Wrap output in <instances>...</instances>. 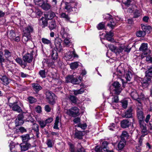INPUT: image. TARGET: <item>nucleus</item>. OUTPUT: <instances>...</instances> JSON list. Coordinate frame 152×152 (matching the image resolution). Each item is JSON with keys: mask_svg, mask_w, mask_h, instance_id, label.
<instances>
[{"mask_svg": "<svg viewBox=\"0 0 152 152\" xmlns=\"http://www.w3.org/2000/svg\"><path fill=\"white\" fill-rule=\"evenodd\" d=\"M123 65L121 64L117 68L116 72L114 73L113 76L114 77L115 75L120 77H124V76L125 78L127 81H129L132 77V74L130 71H128L126 74L125 75V71L124 69L122 67Z\"/></svg>", "mask_w": 152, "mask_h": 152, "instance_id": "1", "label": "nucleus"}, {"mask_svg": "<svg viewBox=\"0 0 152 152\" xmlns=\"http://www.w3.org/2000/svg\"><path fill=\"white\" fill-rule=\"evenodd\" d=\"M103 18L105 19L109 20L107 26L112 29L116 25L117 21L122 20V19L118 16H116L115 19L113 18L112 16L109 14H106L104 15Z\"/></svg>", "mask_w": 152, "mask_h": 152, "instance_id": "2", "label": "nucleus"}, {"mask_svg": "<svg viewBox=\"0 0 152 152\" xmlns=\"http://www.w3.org/2000/svg\"><path fill=\"white\" fill-rule=\"evenodd\" d=\"M110 92L113 91L116 94H119L121 92L122 89L121 87V85L118 81L113 83L110 86Z\"/></svg>", "mask_w": 152, "mask_h": 152, "instance_id": "3", "label": "nucleus"}, {"mask_svg": "<svg viewBox=\"0 0 152 152\" xmlns=\"http://www.w3.org/2000/svg\"><path fill=\"white\" fill-rule=\"evenodd\" d=\"M33 28L31 26H28L25 28L23 31V35L22 40L25 42H27L31 38L30 33L33 31Z\"/></svg>", "mask_w": 152, "mask_h": 152, "instance_id": "4", "label": "nucleus"}, {"mask_svg": "<svg viewBox=\"0 0 152 152\" xmlns=\"http://www.w3.org/2000/svg\"><path fill=\"white\" fill-rule=\"evenodd\" d=\"M65 57L66 60L72 61L74 58L78 57V56L76 54L74 49L72 48L68 52L66 53Z\"/></svg>", "mask_w": 152, "mask_h": 152, "instance_id": "5", "label": "nucleus"}, {"mask_svg": "<svg viewBox=\"0 0 152 152\" xmlns=\"http://www.w3.org/2000/svg\"><path fill=\"white\" fill-rule=\"evenodd\" d=\"M79 109L77 107H73L67 110L66 113L68 115L73 117H75L79 113Z\"/></svg>", "mask_w": 152, "mask_h": 152, "instance_id": "6", "label": "nucleus"}, {"mask_svg": "<svg viewBox=\"0 0 152 152\" xmlns=\"http://www.w3.org/2000/svg\"><path fill=\"white\" fill-rule=\"evenodd\" d=\"M46 95L49 103L52 104H54L56 98L55 95L51 91H47L46 93Z\"/></svg>", "mask_w": 152, "mask_h": 152, "instance_id": "7", "label": "nucleus"}, {"mask_svg": "<svg viewBox=\"0 0 152 152\" xmlns=\"http://www.w3.org/2000/svg\"><path fill=\"white\" fill-rule=\"evenodd\" d=\"M139 123L142 134L141 136L144 137L148 133L146 124L143 120L139 121Z\"/></svg>", "mask_w": 152, "mask_h": 152, "instance_id": "8", "label": "nucleus"}, {"mask_svg": "<svg viewBox=\"0 0 152 152\" xmlns=\"http://www.w3.org/2000/svg\"><path fill=\"white\" fill-rule=\"evenodd\" d=\"M62 40L59 38H56L55 40V48L57 50L60 52L63 50L62 46L61 45Z\"/></svg>", "mask_w": 152, "mask_h": 152, "instance_id": "9", "label": "nucleus"}, {"mask_svg": "<svg viewBox=\"0 0 152 152\" xmlns=\"http://www.w3.org/2000/svg\"><path fill=\"white\" fill-rule=\"evenodd\" d=\"M131 0H127V2H124V4L126 7V9L127 7H129L128 8L127 11L129 13L132 12L134 10V9L136 7V6L134 4L132 5L130 4Z\"/></svg>", "mask_w": 152, "mask_h": 152, "instance_id": "10", "label": "nucleus"}, {"mask_svg": "<svg viewBox=\"0 0 152 152\" xmlns=\"http://www.w3.org/2000/svg\"><path fill=\"white\" fill-rule=\"evenodd\" d=\"M9 105L10 108H12V110L14 111H16L18 113H21L22 112L21 108L18 105L16 102L9 103Z\"/></svg>", "mask_w": 152, "mask_h": 152, "instance_id": "11", "label": "nucleus"}, {"mask_svg": "<svg viewBox=\"0 0 152 152\" xmlns=\"http://www.w3.org/2000/svg\"><path fill=\"white\" fill-rule=\"evenodd\" d=\"M23 116L22 114H19L16 118L15 122L16 126L21 125L23 123Z\"/></svg>", "mask_w": 152, "mask_h": 152, "instance_id": "12", "label": "nucleus"}, {"mask_svg": "<svg viewBox=\"0 0 152 152\" xmlns=\"http://www.w3.org/2000/svg\"><path fill=\"white\" fill-rule=\"evenodd\" d=\"M69 29L67 28L61 26L60 34L62 37L63 38L67 37L69 35Z\"/></svg>", "mask_w": 152, "mask_h": 152, "instance_id": "13", "label": "nucleus"}, {"mask_svg": "<svg viewBox=\"0 0 152 152\" xmlns=\"http://www.w3.org/2000/svg\"><path fill=\"white\" fill-rule=\"evenodd\" d=\"M151 83V79L150 77H147L146 76L142 80V84L143 86L145 88L148 87Z\"/></svg>", "mask_w": 152, "mask_h": 152, "instance_id": "14", "label": "nucleus"}, {"mask_svg": "<svg viewBox=\"0 0 152 152\" xmlns=\"http://www.w3.org/2000/svg\"><path fill=\"white\" fill-rule=\"evenodd\" d=\"M108 99L109 102L111 104L114 103H117L118 102V96H110Z\"/></svg>", "mask_w": 152, "mask_h": 152, "instance_id": "15", "label": "nucleus"}, {"mask_svg": "<svg viewBox=\"0 0 152 152\" xmlns=\"http://www.w3.org/2000/svg\"><path fill=\"white\" fill-rule=\"evenodd\" d=\"M133 109L132 107H130L122 115V117L126 118H131L132 117V112Z\"/></svg>", "mask_w": 152, "mask_h": 152, "instance_id": "16", "label": "nucleus"}, {"mask_svg": "<svg viewBox=\"0 0 152 152\" xmlns=\"http://www.w3.org/2000/svg\"><path fill=\"white\" fill-rule=\"evenodd\" d=\"M80 86L81 88L80 89L73 90L74 94L75 95H77L79 94H81L84 92L85 90L84 88L85 87V85L83 84H81L80 85Z\"/></svg>", "mask_w": 152, "mask_h": 152, "instance_id": "17", "label": "nucleus"}, {"mask_svg": "<svg viewBox=\"0 0 152 152\" xmlns=\"http://www.w3.org/2000/svg\"><path fill=\"white\" fill-rule=\"evenodd\" d=\"M33 58V55L31 54L27 53L23 57V59L24 62H31Z\"/></svg>", "mask_w": 152, "mask_h": 152, "instance_id": "18", "label": "nucleus"}, {"mask_svg": "<svg viewBox=\"0 0 152 152\" xmlns=\"http://www.w3.org/2000/svg\"><path fill=\"white\" fill-rule=\"evenodd\" d=\"M113 36V33L112 31L110 32H106V34L105 35V37L106 38V39L107 40L110 41L112 42H113L114 41V40L112 37Z\"/></svg>", "mask_w": 152, "mask_h": 152, "instance_id": "19", "label": "nucleus"}, {"mask_svg": "<svg viewBox=\"0 0 152 152\" xmlns=\"http://www.w3.org/2000/svg\"><path fill=\"white\" fill-rule=\"evenodd\" d=\"M63 1L65 2V9L68 12H70L73 10L72 9H75V7H72L73 4H75L74 3H70L66 2V0H63Z\"/></svg>", "mask_w": 152, "mask_h": 152, "instance_id": "20", "label": "nucleus"}, {"mask_svg": "<svg viewBox=\"0 0 152 152\" xmlns=\"http://www.w3.org/2000/svg\"><path fill=\"white\" fill-rule=\"evenodd\" d=\"M44 16L48 20L52 19L53 18L55 19L57 18V17L56 16L55 14L52 12H49L48 14H45Z\"/></svg>", "mask_w": 152, "mask_h": 152, "instance_id": "21", "label": "nucleus"}, {"mask_svg": "<svg viewBox=\"0 0 152 152\" xmlns=\"http://www.w3.org/2000/svg\"><path fill=\"white\" fill-rule=\"evenodd\" d=\"M137 116L139 119V121H143L144 118L143 113L142 111V109H140L137 108Z\"/></svg>", "mask_w": 152, "mask_h": 152, "instance_id": "22", "label": "nucleus"}, {"mask_svg": "<svg viewBox=\"0 0 152 152\" xmlns=\"http://www.w3.org/2000/svg\"><path fill=\"white\" fill-rule=\"evenodd\" d=\"M139 50L140 51L143 52L145 54H146L148 51L147 44L142 43L139 48Z\"/></svg>", "mask_w": 152, "mask_h": 152, "instance_id": "23", "label": "nucleus"}, {"mask_svg": "<svg viewBox=\"0 0 152 152\" xmlns=\"http://www.w3.org/2000/svg\"><path fill=\"white\" fill-rule=\"evenodd\" d=\"M0 79L2 81V84L5 85H7L9 83L8 79L5 75H0Z\"/></svg>", "mask_w": 152, "mask_h": 152, "instance_id": "24", "label": "nucleus"}, {"mask_svg": "<svg viewBox=\"0 0 152 152\" xmlns=\"http://www.w3.org/2000/svg\"><path fill=\"white\" fill-rule=\"evenodd\" d=\"M130 123L127 120H124L121 123V126L123 128H126L128 127L130 125Z\"/></svg>", "mask_w": 152, "mask_h": 152, "instance_id": "25", "label": "nucleus"}, {"mask_svg": "<svg viewBox=\"0 0 152 152\" xmlns=\"http://www.w3.org/2000/svg\"><path fill=\"white\" fill-rule=\"evenodd\" d=\"M130 95L133 99L137 100L138 102L140 103V102L138 100L139 95L135 90H132V91L131 92Z\"/></svg>", "mask_w": 152, "mask_h": 152, "instance_id": "26", "label": "nucleus"}, {"mask_svg": "<svg viewBox=\"0 0 152 152\" xmlns=\"http://www.w3.org/2000/svg\"><path fill=\"white\" fill-rule=\"evenodd\" d=\"M28 11L32 14L34 13H34L38 16H40L42 14V11L38 8H33L32 9H29Z\"/></svg>", "mask_w": 152, "mask_h": 152, "instance_id": "27", "label": "nucleus"}, {"mask_svg": "<svg viewBox=\"0 0 152 152\" xmlns=\"http://www.w3.org/2000/svg\"><path fill=\"white\" fill-rule=\"evenodd\" d=\"M66 98L69 99L72 103L75 104H77V99L76 97L73 95H70L66 97Z\"/></svg>", "mask_w": 152, "mask_h": 152, "instance_id": "28", "label": "nucleus"}, {"mask_svg": "<svg viewBox=\"0 0 152 152\" xmlns=\"http://www.w3.org/2000/svg\"><path fill=\"white\" fill-rule=\"evenodd\" d=\"M142 28L143 32H145L147 33H149L151 30L152 28L150 26H145L144 25L142 24L141 25Z\"/></svg>", "mask_w": 152, "mask_h": 152, "instance_id": "29", "label": "nucleus"}, {"mask_svg": "<svg viewBox=\"0 0 152 152\" xmlns=\"http://www.w3.org/2000/svg\"><path fill=\"white\" fill-rule=\"evenodd\" d=\"M125 143L126 140L125 139L121 140L118 145V150L122 149L124 147Z\"/></svg>", "mask_w": 152, "mask_h": 152, "instance_id": "30", "label": "nucleus"}, {"mask_svg": "<svg viewBox=\"0 0 152 152\" xmlns=\"http://www.w3.org/2000/svg\"><path fill=\"white\" fill-rule=\"evenodd\" d=\"M145 76L148 77H152V67L148 68L145 72Z\"/></svg>", "mask_w": 152, "mask_h": 152, "instance_id": "31", "label": "nucleus"}, {"mask_svg": "<svg viewBox=\"0 0 152 152\" xmlns=\"http://www.w3.org/2000/svg\"><path fill=\"white\" fill-rule=\"evenodd\" d=\"M32 86L34 90L35 91L36 93L38 92L39 91L41 90L42 88V87L40 85L37 83L32 84Z\"/></svg>", "mask_w": 152, "mask_h": 152, "instance_id": "32", "label": "nucleus"}, {"mask_svg": "<svg viewBox=\"0 0 152 152\" xmlns=\"http://www.w3.org/2000/svg\"><path fill=\"white\" fill-rule=\"evenodd\" d=\"M124 45H121L119 48H116L115 53H116V55L122 53L124 50Z\"/></svg>", "mask_w": 152, "mask_h": 152, "instance_id": "33", "label": "nucleus"}, {"mask_svg": "<svg viewBox=\"0 0 152 152\" xmlns=\"http://www.w3.org/2000/svg\"><path fill=\"white\" fill-rule=\"evenodd\" d=\"M32 129L36 132V135L37 137H38V134L39 133V126L37 124H34L32 127Z\"/></svg>", "mask_w": 152, "mask_h": 152, "instance_id": "34", "label": "nucleus"}, {"mask_svg": "<svg viewBox=\"0 0 152 152\" xmlns=\"http://www.w3.org/2000/svg\"><path fill=\"white\" fill-rule=\"evenodd\" d=\"M48 20L47 18L44 17H42L40 19V21H42V27H45L48 25Z\"/></svg>", "mask_w": 152, "mask_h": 152, "instance_id": "35", "label": "nucleus"}, {"mask_svg": "<svg viewBox=\"0 0 152 152\" xmlns=\"http://www.w3.org/2000/svg\"><path fill=\"white\" fill-rule=\"evenodd\" d=\"M15 61L21 66H23L25 67L26 66V64L25 62H23L21 59L19 58H17L15 59Z\"/></svg>", "mask_w": 152, "mask_h": 152, "instance_id": "36", "label": "nucleus"}, {"mask_svg": "<svg viewBox=\"0 0 152 152\" xmlns=\"http://www.w3.org/2000/svg\"><path fill=\"white\" fill-rule=\"evenodd\" d=\"M56 27V24L54 21H52L49 22V28L50 30L55 29Z\"/></svg>", "mask_w": 152, "mask_h": 152, "instance_id": "37", "label": "nucleus"}, {"mask_svg": "<svg viewBox=\"0 0 152 152\" xmlns=\"http://www.w3.org/2000/svg\"><path fill=\"white\" fill-rule=\"evenodd\" d=\"M105 46L107 48H109L111 51L115 53L116 48L115 46L111 44L108 45L106 44H105Z\"/></svg>", "mask_w": 152, "mask_h": 152, "instance_id": "38", "label": "nucleus"}, {"mask_svg": "<svg viewBox=\"0 0 152 152\" xmlns=\"http://www.w3.org/2000/svg\"><path fill=\"white\" fill-rule=\"evenodd\" d=\"M22 138V141L24 142H26L28 141L30 139L29 135L27 134L23 135L21 137Z\"/></svg>", "mask_w": 152, "mask_h": 152, "instance_id": "39", "label": "nucleus"}, {"mask_svg": "<svg viewBox=\"0 0 152 152\" xmlns=\"http://www.w3.org/2000/svg\"><path fill=\"white\" fill-rule=\"evenodd\" d=\"M141 15V10H136L134 13V17L137 18L140 17Z\"/></svg>", "mask_w": 152, "mask_h": 152, "instance_id": "40", "label": "nucleus"}, {"mask_svg": "<svg viewBox=\"0 0 152 152\" xmlns=\"http://www.w3.org/2000/svg\"><path fill=\"white\" fill-rule=\"evenodd\" d=\"M10 150L11 152H18L16 150L15 144L13 142H11L9 145Z\"/></svg>", "mask_w": 152, "mask_h": 152, "instance_id": "41", "label": "nucleus"}, {"mask_svg": "<svg viewBox=\"0 0 152 152\" xmlns=\"http://www.w3.org/2000/svg\"><path fill=\"white\" fill-rule=\"evenodd\" d=\"M69 65L72 69H75L78 67L79 64L78 62H75L71 63Z\"/></svg>", "mask_w": 152, "mask_h": 152, "instance_id": "42", "label": "nucleus"}, {"mask_svg": "<svg viewBox=\"0 0 152 152\" xmlns=\"http://www.w3.org/2000/svg\"><path fill=\"white\" fill-rule=\"evenodd\" d=\"M143 137L141 136L140 137L139 139V146L138 147H136V149L135 150V152H140V146H141L142 144V138Z\"/></svg>", "mask_w": 152, "mask_h": 152, "instance_id": "43", "label": "nucleus"}, {"mask_svg": "<svg viewBox=\"0 0 152 152\" xmlns=\"http://www.w3.org/2000/svg\"><path fill=\"white\" fill-rule=\"evenodd\" d=\"M81 79V78L80 77H79V79H78L77 78H75V77L73 76L72 83L74 84H78L80 82Z\"/></svg>", "mask_w": 152, "mask_h": 152, "instance_id": "44", "label": "nucleus"}, {"mask_svg": "<svg viewBox=\"0 0 152 152\" xmlns=\"http://www.w3.org/2000/svg\"><path fill=\"white\" fill-rule=\"evenodd\" d=\"M59 122V118L58 116H57L55 120L54 125L53 126L54 129H58V124Z\"/></svg>", "mask_w": 152, "mask_h": 152, "instance_id": "45", "label": "nucleus"}, {"mask_svg": "<svg viewBox=\"0 0 152 152\" xmlns=\"http://www.w3.org/2000/svg\"><path fill=\"white\" fill-rule=\"evenodd\" d=\"M50 5L47 2H44L42 5V8L45 10H47L50 9Z\"/></svg>", "mask_w": 152, "mask_h": 152, "instance_id": "46", "label": "nucleus"}, {"mask_svg": "<svg viewBox=\"0 0 152 152\" xmlns=\"http://www.w3.org/2000/svg\"><path fill=\"white\" fill-rule=\"evenodd\" d=\"M75 137L79 139H81L83 136V134L81 131L76 132L75 134Z\"/></svg>", "mask_w": 152, "mask_h": 152, "instance_id": "47", "label": "nucleus"}, {"mask_svg": "<svg viewBox=\"0 0 152 152\" xmlns=\"http://www.w3.org/2000/svg\"><path fill=\"white\" fill-rule=\"evenodd\" d=\"M22 151H25L28 149V147L26 143L21 144L20 145Z\"/></svg>", "mask_w": 152, "mask_h": 152, "instance_id": "48", "label": "nucleus"}, {"mask_svg": "<svg viewBox=\"0 0 152 152\" xmlns=\"http://www.w3.org/2000/svg\"><path fill=\"white\" fill-rule=\"evenodd\" d=\"M128 137V134L126 131H124L123 132L121 135V140L125 139H127Z\"/></svg>", "mask_w": 152, "mask_h": 152, "instance_id": "49", "label": "nucleus"}, {"mask_svg": "<svg viewBox=\"0 0 152 152\" xmlns=\"http://www.w3.org/2000/svg\"><path fill=\"white\" fill-rule=\"evenodd\" d=\"M9 37L11 39L14 40V38L16 37V34L13 30H11L10 31Z\"/></svg>", "mask_w": 152, "mask_h": 152, "instance_id": "50", "label": "nucleus"}, {"mask_svg": "<svg viewBox=\"0 0 152 152\" xmlns=\"http://www.w3.org/2000/svg\"><path fill=\"white\" fill-rule=\"evenodd\" d=\"M4 55L6 58H8L11 56V53L8 50L6 49L4 50Z\"/></svg>", "mask_w": 152, "mask_h": 152, "instance_id": "51", "label": "nucleus"}, {"mask_svg": "<svg viewBox=\"0 0 152 152\" xmlns=\"http://www.w3.org/2000/svg\"><path fill=\"white\" fill-rule=\"evenodd\" d=\"M64 40V42L65 45L67 46H69L71 44V40L69 38H65Z\"/></svg>", "mask_w": 152, "mask_h": 152, "instance_id": "52", "label": "nucleus"}, {"mask_svg": "<svg viewBox=\"0 0 152 152\" xmlns=\"http://www.w3.org/2000/svg\"><path fill=\"white\" fill-rule=\"evenodd\" d=\"M24 3L27 6H31L33 3H34V0H26Z\"/></svg>", "mask_w": 152, "mask_h": 152, "instance_id": "53", "label": "nucleus"}, {"mask_svg": "<svg viewBox=\"0 0 152 152\" xmlns=\"http://www.w3.org/2000/svg\"><path fill=\"white\" fill-rule=\"evenodd\" d=\"M58 56V53L54 51L52 52L51 56L53 60L55 61L57 59Z\"/></svg>", "mask_w": 152, "mask_h": 152, "instance_id": "54", "label": "nucleus"}, {"mask_svg": "<svg viewBox=\"0 0 152 152\" xmlns=\"http://www.w3.org/2000/svg\"><path fill=\"white\" fill-rule=\"evenodd\" d=\"M44 2L42 0H38L37 1H35L34 0V3L35 4L41 7Z\"/></svg>", "mask_w": 152, "mask_h": 152, "instance_id": "55", "label": "nucleus"}, {"mask_svg": "<svg viewBox=\"0 0 152 152\" xmlns=\"http://www.w3.org/2000/svg\"><path fill=\"white\" fill-rule=\"evenodd\" d=\"M136 35L138 37H143L145 35V32L141 31H138L136 33Z\"/></svg>", "mask_w": 152, "mask_h": 152, "instance_id": "56", "label": "nucleus"}, {"mask_svg": "<svg viewBox=\"0 0 152 152\" xmlns=\"http://www.w3.org/2000/svg\"><path fill=\"white\" fill-rule=\"evenodd\" d=\"M74 76L70 75L67 76L66 78V81L67 83L70 82L72 83Z\"/></svg>", "mask_w": 152, "mask_h": 152, "instance_id": "57", "label": "nucleus"}, {"mask_svg": "<svg viewBox=\"0 0 152 152\" xmlns=\"http://www.w3.org/2000/svg\"><path fill=\"white\" fill-rule=\"evenodd\" d=\"M108 142L106 141H104L102 143V149L104 151H106V149H107V146L108 145Z\"/></svg>", "mask_w": 152, "mask_h": 152, "instance_id": "58", "label": "nucleus"}, {"mask_svg": "<svg viewBox=\"0 0 152 152\" xmlns=\"http://www.w3.org/2000/svg\"><path fill=\"white\" fill-rule=\"evenodd\" d=\"M38 122L42 128H44L46 125L45 121L41 120L38 121Z\"/></svg>", "mask_w": 152, "mask_h": 152, "instance_id": "59", "label": "nucleus"}, {"mask_svg": "<svg viewBox=\"0 0 152 152\" xmlns=\"http://www.w3.org/2000/svg\"><path fill=\"white\" fill-rule=\"evenodd\" d=\"M42 41L44 44H48L51 43V41L50 40L45 38H42Z\"/></svg>", "mask_w": 152, "mask_h": 152, "instance_id": "60", "label": "nucleus"}, {"mask_svg": "<svg viewBox=\"0 0 152 152\" xmlns=\"http://www.w3.org/2000/svg\"><path fill=\"white\" fill-rule=\"evenodd\" d=\"M39 74L40 76L42 78L46 77L45 72V70H41L39 72Z\"/></svg>", "mask_w": 152, "mask_h": 152, "instance_id": "61", "label": "nucleus"}, {"mask_svg": "<svg viewBox=\"0 0 152 152\" xmlns=\"http://www.w3.org/2000/svg\"><path fill=\"white\" fill-rule=\"evenodd\" d=\"M4 61V54L3 52L0 50V62L1 64Z\"/></svg>", "mask_w": 152, "mask_h": 152, "instance_id": "62", "label": "nucleus"}, {"mask_svg": "<svg viewBox=\"0 0 152 152\" xmlns=\"http://www.w3.org/2000/svg\"><path fill=\"white\" fill-rule=\"evenodd\" d=\"M104 27V23L103 22L99 23L97 26V28L99 30L102 29Z\"/></svg>", "mask_w": 152, "mask_h": 152, "instance_id": "63", "label": "nucleus"}, {"mask_svg": "<svg viewBox=\"0 0 152 152\" xmlns=\"http://www.w3.org/2000/svg\"><path fill=\"white\" fill-rule=\"evenodd\" d=\"M28 102L31 104H32L36 101V99L32 96H30L28 97Z\"/></svg>", "mask_w": 152, "mask_h": 152, "instance_id": "64", "label": "nucleus"}]
</instances>
